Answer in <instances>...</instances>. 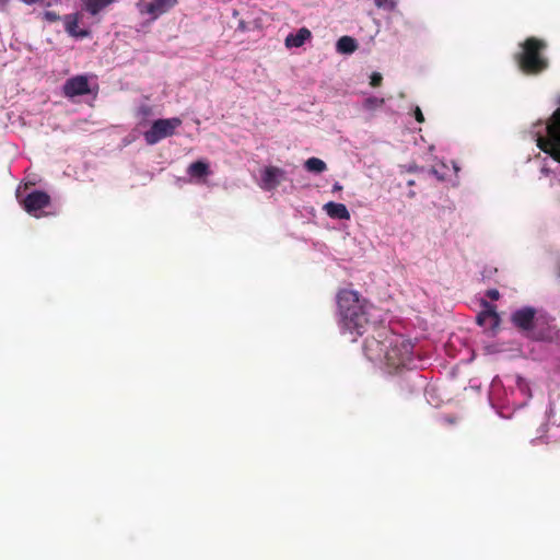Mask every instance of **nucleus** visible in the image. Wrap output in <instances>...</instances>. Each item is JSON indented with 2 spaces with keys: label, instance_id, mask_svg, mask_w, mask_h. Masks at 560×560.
<instances>
[{
  "label": "nucleus",
  "instance_id": "obj_27",
  "mask_svg": "<svg viewBox=\"0 0 560 560\" xmlns=\"http://www.w3.org/2000/svg\"><path fill=\"white\" fill-rule=\"evenodd\" d=\"M408 185H409V186H412V185H415V182H413V180H409V182H408Z\"/></svg>",
  "mask_w": 560,
  "mask_h": 560
},
{
  "label": "nucleus",
  "instance_id": "obj_20",
  "mask_svg": "<svg viewBox=\"0 0 560 560\" xmlns=\"http://www.w3.org/2000/svg\"><path fill=\"white\" fill-rule=\"evenodd\" d=\"M370 84L373 88H377L382 84L383 77L380 72H373L370 77Z\"/></svg>",
  "mask_w": 560,
  "mask_h": 560
},
{
  "label": "nucleus",
  "instance_id": "obj_17",
  "mask_svg": "<svg viewBox=\"0 0 560 560\" xmlns=\"http://www.w3.org/2000/svg\"><path fill=\"white\" fill-rule=\"evenodd\" d=\"M304 166L308 172H313V173H322V172L326 171V168H327L326 163L318 158L307 159L305 161Z\"/></svg>",
  "mask_w": 560,
  "mask_h": 560
},
{
  "label": "nucleus",
  "instance_id": "obj_16",
  "mask_svg": "<svg viewBox=\"0 0 560 560\" xmlns=\"http://www.w3.org/2000/svg\"><path fill=\"white\" fill-rule=\"evenodd\" d=\"M209 173H210L209 165H208V163H206L203 161H196V162L191 163L188 167V174L191 177L201 178V177L209 175Z\"/></svg>",
  "mask_w": 560,
  "mask_h": 560
},
{
  "label": "nucleus",
  "instance_id": "obj_19",
  "mask_svg": "<svg viewBox=\"0 0 560 560\" xmlns=\"http://www.w3.org/2000/svg\"><path fill=\"white\" fill-rule=\"evenodd\" d=\"M375 5L377 8L386 9V10H394L396 7V2L394 0H375Z\"/></svg>",
  "mask_w": 560,
  "mask_h": 560
},
{
  "label": "nucleus",
  "instance_id": "obj_21",
  "mask_svg": "<svg viewBox=\"0 0 560 560\" xmlns=\"http://www.w3.org/2000/svg\"><path fill=\"white\" fill-rule=\"evenodd\" d=\"M44 19L48 22H57L60 20V16L55 11H45L44 12Z\"/></svg>",
  "mask_w": 560,
  "mask_h": 560
},
{
  "label": "nucleus",
  "instance_id": "obj_7",
  "mask_svg": "<svg viewBox=\"0 0 560 560\" xmlns=\"http://www.w3.org/2000/svg\"><path fill=\"white\" fill-rule=\"evenodd\" d=\"M178 3V0H151V2L143 5L140 12L149 14L153 20L158 19L164 13H167Z\"/></svg>",
  "mask_w": 560,
  "mask_h": 560
},
{
  "label": "nucleus",
  "instance_id": "obj_24",
  "mask_svg": "<svg viewBox=\"0 0 560 560\" xmlns=\"http://www.w3.org/2000/svg\"><path fill=\"white\" fill-rule=\"evenodd\" d=\"M21 1L27 5H32L34 3L44 2L45 0H21Z\"/></svg>",
  "mask_w": 560,
  "mask_h": 560
},
{
  "label": "nucleus",
  "instance_id": "obj_4",
  "mask_svg": "<svg viewBox=\"0 0 560 560\" xmlns=\"http://www.w3.org/2000/svg\"><path fill=\"white\" fill-rule=\"evenodd\" d=\"M182 122V119L178 117L158 119L153 121L151 128L143 135L145 142L153 145L162 139L173 136Z\"/></svg>",
  "mask_w": 560,
  "mask_h": 560
},
{
  "label": "nucleus",
  "instance_id": "obj_9",
  "mask_svg": "<svg viewBox=\"0 0 560 560\" xmlns=\"http://www.w3.org/2000/svg\"><path fill=\"white\" fill-rule=\"evenodd\" d=\"M535 314L536 312L533 307H523L513 313L512 322L517 328L529 330L533 328Z\"/></svg>",
  "mask_w": 560,
  "mask_h": 560
},
{
  "label": "nucleus",
  "instance_id": "obj_8",
  "mask_svg": "<svg viewBox=\"0 0 560 560\" xmlns=\"http://www.w3.org/2000/svg\"><path fill=\"white\" fill-rule=\"evenodd\" d=\"M477 323L486 328L495 329L500 325V317L495 306L485 302L483 310L477 315Z\"/></svg>",
  "mask_w": 560,
  "mask_h": 560
},
{
  "label": "nucleus",
  "instance_id": "obj_10",
  "mask_svg": "<svg viewBox=\"0 0 560 560\" xmlns=\"http://www.w3.org/2000/svg\"><path fill=\"white\" fill-rule=\"evenodd\" d=\"M283 175V170L276 166H267L261 174L262 188L268 191L277 188Z\"/></svg>",
  "mask_w": 560,
  "mask_h": 560
},
{
  "label": "nucleus",
  "instance_id": "obj_12",
  "mask_svg": "<svg viewBox=\"0 0 560 560\" xmlns=\"http://www.w3.org/2000/svg\"><path fill=\"white\" fill-rule=\"evenodd\" d=\"M312 33L307 27H301L295 34L290 33L284 40L287 48L301 47L311 39Z\"/></svg>",
  "mask_w": 560,
  "mask_h": 560
},
{
  "label": "nucleus",
  "instance_id": "obj_15",
  "mask_svg": "<svg viewBox=\"0 0 560 560\" xmlns=\"http://www.w3.org/2000/svg\"><path fill=\"white\" fill-rule=\"evenodd\" d=\"M114 0H83L84 9L91 14H98L104 8L110 4Z\"/></svg>",
  "mask_w": 560,
  "mask_h": 560
},
{
  "label": "nucleus",
  "instance_id": "obj_23",
  "mask_svg": "<svg viewBox=\"0 0 560 560\" xmlns=\"http://www.w3.org/2000/svg\"><path fill=\"white\" fill-rule=\"evenodd\" d=\"M487 295H488L491 300H498V299H499V296H500V293H499V291H498V290L492 289V290H489V291L487 292Z\"/></svg>",
  "mask_w": 560,
  "mask_h": 560
},
{
  "label": "nucleus",
  "instance_id": "obj_11",
  "mask_svg": "<svg viewBox=\"0 0 560 560\" xmlns=\"http://www.w3.org/2000/svg\"><path fill=\"white\" fill-rule=\"evenodd\" d=\"M65 21V30L66 32L77 38H85L90 36V32L88 30H80L78 27L79 24V14H67L63 18Z\"/></svg>",
  "mask_w": 560,
  "mask_h": 560
},
{
  "label": "nucleus",
  "instance_id": "obj_6",
  "mask_svg": "<svg viewBox=\"0 0 560 560\" xmlns=\"http://www.w3.org/2000/svg\"><path fill=\"white\" fill-rule=\"evenodd\" d=\"M62 92L69 98L89 94L91 90L88 77L79 74L68 79L62 86Z\"/></svg>",
  "mask_w": 560,
  "mask_h": 560
},
{
  "label": "nucleus",
  "instance_id": "obj_14",
  "mask_svg": "<svg viewBox=\"0 0 560 560\" xmlns=\"http://www.w3.org/2000/svg\"><path fill=\"white\" fill-rule=\"evenodd\" d=\"M336 48L340 54H352L357 50L358 44L354 38L342 36L337 40Z\"/></svg>",
  "mask_w": 560,
  "mask_h": 560
},
{
  "label": "nucleus",
  "instance_id": "obj_13",
  "mask_svg": "<svg viewBox=\"0 0 560 560\" xmlns=\"http://www.w3.org/2000/svg\"><path fill=\"white\" fill-rule=\"evenodd\" d=\"M324 210L332 219H340V220H349L350 219V212L343 203L330 201L324 206Z\"/></svg>",
  "mask_w": 560,
  "mask_h": 560
},
{
  "label": "nucleus",
  "instance_id": "obj_1",
  "mask_svg": "<svg viewBox=\"0 0 560 560\" xmlns=\"http://www.w3.org/2000/svg\"><path fill=\"white\" fill-rule=\"evenodd\" d=\"M337 304L339 325L343 332L358 336L372 332L363 343V351L369 360L384 361L388 373L416 368L412 342L383 325L377 307L361 299L358 292L346 289L339 291Z\"/></svg>",
  "mask_w": 560,
  "mask_h": 560
},
{
  "label": "nucleus",
  "instance_id": "obj_3",
  "mask_svg": "<svg viewBox=\"0 0 560 560\" xmlns=\"http://www.w3.org/2000/svg\"><path fill=\"white\" fill-rule=\"evenodd\" d=\"M547 138L537 139V147L560 162V108L552 114L551 121L547 125Z\"/></svg>",
  "mask_w": 560,
  "mask_h": 560
},
{
  "label": "nucleus",
  "instance_id": "obj_2",
  "mask_svg": "<svg viewBox=\"0 0 560 560\" xmlns=\"http://www.w3.org/2000/svg\"><path fill=\"white\" fill-rule=\"evenodd\" d=\"M547 42L537 37H528L520 44L521 51L514 56L520 70L527 75H537L546 71L549 60L544 55Z\"/></svg>",
  "mask_w": 560,
  "mask_h": 560
},
{
  "label": "nucleus",
  "instance_id": "obj_22",
  "mask_svg": "<svg viewBox=\"0 0 560 560\" xmlns=\"http://www.w3.org/2000/svg\"><path fill=\"white\" fill-rule=\"evenodd\" d=\"M415 118L420 124L424 121V116L419 107H416L415 109Z\"/></svg>",
  "mask_w": 560,
  "mask_h": 560
},
{
  "label": "nucleus",
  "instance_id": "obj_18",
  "mask_svg": "<svg viewBox=\"0 0 560 560\" xmlns=\"http://www.w3.org/2000/svg\"><path fill=\"white\" fill-rule=\"evenodd\" d=\"M384 103H385L384 98L371 96V97L365 98L363 106H364V108H366L369 110H373L378 107H382L384 105Z\"/></svg>",
  "mask_w": 560,
  "mask_h": 560
},
{
  "label": "nucleus",
  "instance_id": "obj_25",
  "mask_svg": "<svg viewBox=\"0 0 560 560\" xmlns=\"http://www.w3.org/2000/svg\"><path fill=\"white\" fill-rule=\"evenodd\" d=\"M342 190V186L339 183H335L332 186V191H340Z\"/></svg>",
  "mask_w": 560,
  "mask_h": 560
},
{
  "label": "nucleus",
  "instance_id": "obj_5",
  "mask_svg": "<svg viewBox=\"0 0 560 560\" xmlns=\"http://www.w3.org/2000/svg\"><path fill=\"white\" fill-rule=\"evenodd\" d=\"M50 203V196L42 190H33L22 201L23 209L36 217H40V211L48 207Z\"/></svg>",
  "mask_w": 560,
  "mask_h": 560
},
{
  "label": "nucleus",
  "instance_id": "obj_26",
  "mask_svg": "<svg viewBox=\"0 0 560 560\" xmlns=\"http://www.w3.org/2000/svg\"><path fill=\"white\" fill-rule=\"evenodd\" d=\"M419 167L417 165H412L409 167V172H417Z\"/></svg>",
  "mask_w": 560,
  "mask_h": 560
}]
</instances>
